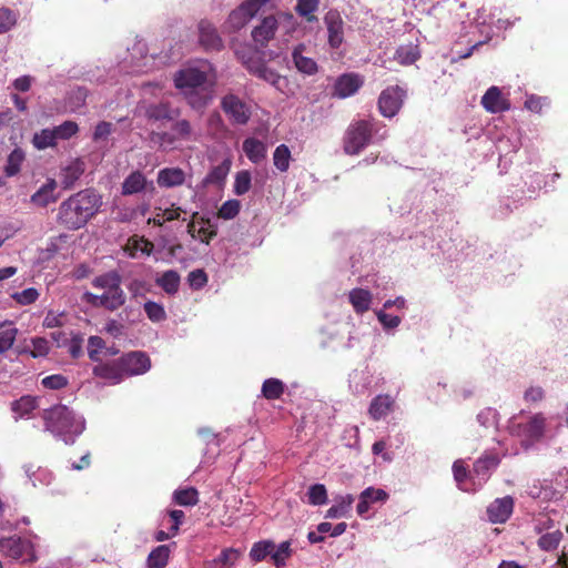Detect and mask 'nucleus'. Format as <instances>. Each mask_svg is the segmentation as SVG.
I'll return each instance as SVG.
<instances>
[{
  "label": "nucleus",
  "instance_id": "4468645a",
  "mask_svg": "<svg viewBox=\"0 0 568 568\" xmlns=\"http://www.w3.org/2000/svg\"><path fill=\"white\" fill-rule=\"evenodd\" d=\"M363 78L357 73H345L337 78L334 94L341 99L355 94L363 85Z\"/></svg>",
  "mask_w": 568,
  "mask_h": 568
},
{
  "label": "nucleus",
  "instance_id": "f03ea898",
  "mask_svg": "<svg viewBox=\"0 0 568 568\" xmlns=\"http://www.w3.org/2000/svg\"><path fill=\"white\" fill-rule=\"evenodd\" d=\"M122 276L118 271H109L92 280V286L103 290L102 294L85 292L83 301L93 307H102L110 312L118 311L125 304L126 295L121 287Z\"/></svg>",
  "mask_w": 568,
  "mask_h": 568
},
{
  "label": "nucleus",
  "instance_id": "603ef678",
  "mask_svg": "<svg viewBox=\"0 0 568 568\" xmlns=\"http://www.w3.org/2000/svg\"><path fill=\"white\" fill-rule=\"evenodd\" d=\"M241 210V202L239 200H229L224 202L217 211V216L223 220L234 219Z\"/></svg>",
  "mask_w": 568,
  "mask_h": 568
},
{
  "label": "nucleus",
  "instance_id": "680f3d73",
  "mask_svg": "<svg viewBox=\"0 0 568 568\" xmlns=\"http://www.w3.org/2000/svg\"><path fill=\"white\" fill-rule=\"evenodd\" d=\"M453 474H454V479L458 484L459 488H462V485L466 481V479L469 476L468 467L464 460L458 459V460L454 462Z\"/></svg>",
  "mask_w": 568,
  "mask_h": 568
},
{
  "label": "nucleus",
  "instance_id": "a878e982",
  "mask_svg": "<svg viewBox=\"0 0 568 568\" xmlns=\"http://www.w3.org/2000/svg\"><path fill=\"white\" fill-rule=\"evenodd\" d=\"M304 50V44H298L297 47H295V49L292 52L294 64L300 72L305 73L307 75H313L318 70L317 63L315 62L314 59L305 57L303 54Z\"/></svg>",
  "mask_w": 568,
  "mask_h": 568
},
{
  "label": "nucleus",
  "instance_id": "338daca9",
  "mask_svg": "<svg viewBox=\"0 0 568 568\" xmlns=\"http://www.w3.org/2000/svg\"><path fill=\"white\" fill-rule=\"evenodd\" d=\"M272 0H247L241 4L244 12L252 19Z\"/></svg>",
  "mask_w": 568,
  "mask_h": 568
},
{
  "label": "nucleus",
  "instance_id": "393cba45",
  "mask_svg": "<svg viewBox=\"0 0 568 568\" xmlns=\"http://www.w3.org/2000/svg\"><path fill=\"white\" fill-rule=\"evenodd\" d=\"M394 404L395 402L389 395H377L371 402L368 414L372 419L379 420L393 410Z\"/></svg>",
  "mask_w": 568,
  "mask_h": 568
},
{
  "label": "nucleus",
  "instance_id": "c85d7f7f",
  "mask_svg": "<svg viewBox=\"0 0 568 568\" xmlns=\"http://www.w3.org/2000/svg\"><path fill=\"white\" fill-rule=\"evenodd\" d=\"M285 384L278 378H267L263 382L261 393L267 400L280 399L285 392Z\"/></svg>",
  "mask_w": 568,
  "mask_h": 568
},
{
  "label": "nucleus",
  "instance_id": "39448f33",
  "mask_svg": "<svg viewBox=\"0 0 568 568\" xmlns=\"http://www.w3.org/2000/svg\"><path fill=\"white\" fill-rule=\"evenodd\" d=\"M509 429L511 435L519 437L521 445L528 448L544 437L546 417L542 413H536L527 422L516 423L513 420Z\"/></svg>",
  "mask_w": 568,
  "mask_h": 568
},
{
  "label": "nucleus",
  "instance_id": "72a5a7b5",
  "mask_svg": "<svg viewBox=\"0 0 568 568\" xmlns=\"http://www.w3.org/2000/svg\"><path fill=\"white\" fill-rule=\"evenodd\" d=\"M419 57L420 53L418 47L409 43L406 45L398 47L395 52L394 59L403 65H409L416 62L419 59Z\"/></svg>",
  "mask_w": 568,
  "mask_h": 568
},
{
  "label": "nucleus",
  "instance_id": "69168bd1",
  "mask_svg": "<svg viewBox=\"0 0 568 568\" xmlns=\"http://www.w3.org/2000/svg\"><path fill=\"white\" fill-rule=\"evenodd\" d=\"M42 385L49 389H61L68 385V378L60 374L47 376L42 379Z\"/></svg>",
  "mask_w": 568,
  "mask_h": 568
},
{
  "label": "nucleus",
  "instance_id": "aec40b11",
  "mask_svg": "<svg viewBox=\"0 0 568 568\" xmlns=\"http://www.w3.org/2000/svg\"><path fill=\"white\" fill-rule=\"evenodd\" d=\"M92 373L95 377L110 381L113 384H118L124 378L119 358L105 363L99 362V364L93 367Z\"/></svg>",
  "mask_w": 568,
  "mask_h": 568
},
{
  "label": "nucleus",
  "instance_id": "de8ad7c7",
  "mask_svg": "<svg viewBox=\"0 0 568 568\" xmlns=\"http://www.w3.org/2000/svg\"><path fill=\"white\" fill-rule=\"evenodd\" d=\"M144 312L148 318L153 323L162 322L166 318V313L163 305L155 303L153 301H148L144 303Z\"/></svg>",
  "mask_w": 568,
  "mask_h": 568
},
{
  "label": "nucleus",
  "instance_id": "4c0bfd02",
  "mask_svg": "<svg viewBox=\"0 0 568 568\" xmlns=\"http://www.w3.org/2000/svg\"><path fill=\"white\" fill-rule=\"evenodd\" d=\"M291 160V150L286 144L276 146L273 153V163L280 172H286L288 170Z\"/></svg>",
  "mask_w": 568,
  "mask_h": 568
},
{
  "label": "nucleus",
  "instance_id": "ea45409f",
  "mask_svg": "<svg viewBox=\"0 0 568 568\" xmlns=\"http://www.w3.org/2000/svg\"><path fill=\"white\" fill-rule=\"evenodd\" d=\"M200 227L196 232V239L201 242L209 244L212 239L217 234L216 225H214L210 219L205 216L199 217Z\"/></svg>",
  "mask_w": 568,
  "mask_h": 568
},
{
  "label": "nucleus",
  "instance_id": "8fccbe9b",
  "mask_svg": "<svg viewBox=\"0 0 568 568\" xmlns=\"http://www.w3.org/2000/svg\"><path fill=\"white\" fill-rule=\"evenodd\" d=\"M250 20L251 18L240 6L229 14L227 24L232 30L235 31L243 28Z\"/></svg>",
  "mask_w": 568,
  "mask_h": 568
},
{
  "label": "nucleus",
  "instance_id": "a19ab883",
  "mask_svg": "<svg viewBox=\"0 0 568 568\" xmlns=\"http://www.w3.org/2000/svg\"><path fill=\"white\" fill-rule=\"evenodd\" d=\"M320 0H297L296 12L304 17L308 22H314L317 18L314 12L318 9Z\"/></svg>",
  "mask_w": 568,
  "mask_h": 568
},
{
  "label": "nucleus",
  "instance_id": "49530a36",
  "mask_svg": "<svg viewBox=\"0 0 568 568\" xmlns=\"http://www.w3.org/2000/svg\"><path fill=\"white\" fill-rule=\"evenodd\" d=\"M24 154L20 149H14L8 156L4 172L7 176H13L20 171Z\"/></svg>",
  "mask_w": 568,
  "mask_h": 568
},
{
  "label": "nucleus",
  "instance_id": "9d476101",
  "mask_svg": "<svg viewBox=\"0 0 568 568\" xmlns=\"http://www.w3.org/2000/svg\"><path fill=\"white\" fill-rule=\"evenodd\" d=\"M123 377L144 374L151 366L150 357L143 352H130L119 358Z\"/></svg>",
  "mask_w": 568,
  "mask_h": 568
},
{
  "label": "nucleus",
  "instance_id": "e433bc0d",
  "mask_svg": "<svg viewBox=\"0 0 568 568\" xmlns=\"http://www.w3.org/2000/svg\"><path fill=\"white\" fill-rule=\"evenodd\" d=\"M275 544L272 540H262L255 542L250 550V558L254 562L264 560L274 550Z\"/></svg>",
  "mask_w": 568,
  "mask_h": 568
},
{
  "label": "nucleus",
  "instance_id": "09e8293b",
  "mask_svg": "<svg viewBox=\"0 0 568 568\" xmlns=\"http://www.w3.org/2000/svg\"><path fill=\"white\" fill-rule=\"evenodd\" d=\"M308 504L317 506L327 503V491L323 484H315L308 488Z\"/></svg>",
  "mask_w": 568,
  "mask_h": 568
},
{
  "label": "nucleus",
  "instance_id": "4be33fe9",
  "mask_svg": "<svg viewBox=\"0 0 568 568\" xmlns=\"http://www.w3.org/2000/svg\"><path fill=\"white\" fill-rule=\"evenodd\" d=\"M187 104L193 110H203L212 100V90L206 87H200L199 89H192L182 93Z\"/></svg>",
  "mask_w": 568,
  "mask_h": 568
},
{
  "label": "nucleus",
  "instance_id": "1a4fd4ad",
  "mask_svg": "<svg viewBox=\"0 0 568 568\" xmlns=\"http://www.w3.org/2000/svg\"><path fill=\"white\" fill-rule=\"evenodd\" d=\"M199 44L205 51H222L224 41L216 27L207 19H202L197 23Z\"/></svg>",
  "mask_w": 568,
  "mask_h": 568
},
{
  "label": "nucleus",
  "instance_id": "20e7f679",
  "mask_svg": "<svg viewBox=\"0 0 568 568\" xmlns=\"http://www.w3.org/2000/svg\"><path fill=\"white\" fill-rule=\"evenodd\" d=\"M375 119L354 120L345 131L343 150L348 155L359 154L372 141L375 131Z\"/></svg>",
  "mask_w": 568,
  "mask_h": 568
},
{
  "label": "nucleus",
  "instance_id": "f8f14e48",
  "mask_svg": "<svg viewBox=\"0 0 568 568\" xmlns=\"http://www.w3.org/2000/svg\"><path fill=\"white\" fill-rule=\"evenodd\" d=\"M148 189L154 190L153 182L148 181L144 173L140 170L132 171L121 184V194L124 196L145 192Z\"/></svg>",
  "mask_w": 568,
  "mask_h": 568
},
{
  "label": "nucleus",
  "instance_id": "f704fd0d",
  "mask_svg": "<svg viewBox=\"0 0 568 568\" xmlns=\"http://www.w3.org/2000/svg\"><path fill=\"white\" fill-rule=\"evenodd\" d=\"M292 554L291 541L286 540L281 542L277 547L275 546L274 550L271 552V560L276 568H283Z\"/></svg>",
  "mask_w": 568,
  "mask_h": 568
},
{
  "label": "nucleus",
  "instance_id": "e2e57ef3",
  "mask_svg": "<svg viewBox=\"0 0 568 568\" xmlns=\"http://www.w3.org/2000/svg\"><path fill=\"white\" fill-rule=\"evenodd\" d=\"M16 14L8 8L0 9V34L9 31L16 24Z\"/></svg>",
  "mask_w": 568,
  "mask_h": 568
},
{
  "label": "nucleus",
  "instance_id": "b1692460",
  "mask_svg": "<svg viewBox=\"0 0 568 568\" xmlns=\"http://www.w3.org/2000/svg\"><path fill=\"white\" fill-rule=\"evenodd\" d=\"M243 152L247 156V159L254 163L258 164L266 159L267 148L266 144L258 139L247 138L243 141Z\"/></svg>",
  "mask_w": 568,
  "mask_h": 568
},
{
  "label": "nucleus",
  "instance_id": "a211bd4d",
  "mask_svg": "<svg viewBox=\"0 0 568 568\" xmlns=\"http://www.w3.org/2000/svg\"><path fill=\"white\" fill-rule=\"evenodd\" d=\"M180 114L179 109L172 108L168 101L149 104L145 109V116L150 121H172Z\"/></svg>",
  "mask_w": 568,
  "mask_h": 568
},
{
  "label": "nucleus",
  "instance_id": "0eeeda50",
  "mask_svg": "<svg viewBox=\"0 0 568 568\" xmlns=\"http://www.w3.org/2000/svg\"><path fill=\"white\" fill-rule=\"evenodd\" d=\"M406 98V91L399 85H389L384 89L377 101L379 113L384 118L395 116L403 106Z\"/></svg>",
  "mask_w": 568,
  "mask_h": 568
},
{
  "label": "nucleus",
  "instance_id": "864d4df0",
  "mask_svg": "<svg viewBox=\"0 0 568 568\" xmlns=\"http://www.w3.org/2000/svg\"><path fill=\"white\" fill-rule=\"evenodd\" d=\"M255 77L270 83L277 90H282L281 83L283 82V78L275 70L268 68L267 64H265Z\"/></svg>",
  "mask_w": 568,
  "mask_h": 568
},
{
  "label": "nucleus",
  "instance_id": "6ab92c4d",
  "mask_svg": "<svg viewBox=\"0 0 568 568\" xmlns=\"http://www.w3.org/2000/svg\"><path fill=\"white\" fill-rule=\"evenodd\" d=\"M483 106L490 113H498L509 110V102L503 98L497 87H490L481 98Z\"/></svg>",
  "mask_w": 568,
  "mask_h": 568
},
{
  "label": "nucleus",
  "instance_id": "2f4dec72",
  "mask_svg": "<svg viewBox=\"0 0 568 568\" xmlns=\"http://www.w3.org/2000/svg\"><path fill=\"white\" fill-rule=\"evenodd\" d=\"M169 557L170 547L168 545L158 546L149 554L146 565L149 568H165Z\"/></svg>",
  "mask_w": 568,
  "mask_h": 568
},
{
  "label": "nucleus",
  "instance_id": "412c9836",
  "mask_svg": "<svg viewBox=\"0 0 568 568\" xmlns=\"http://www.w3.org/2000/svg\"><path fill=\"white\" fill-rule=\"evenodd\" d=\"M185 182V173L180 168H164L158 172L156 183L160 187L171 189Z\"/></svg>",
  "mask_w": 568,
  "mask_h": 568
},
{
  "label": "nucleus",
  "instance_id": "774afa93",
  "mask_svg": "<svg viewBox=\"0 0 568 568\" xmlns=\"http://www.w3.org/2000/svg\"><path fill=\"white\" fill-rule=\"evenodd\" d=\"M113 131V124L111 122H106V121H101L99 122L95 128H94V132H93V141L98 142V141H102V140H106L109 138V135L112 133Z\"/></svg>",
  "mask_w": 568,
  "mask_h": 568
},
{
  "label": "nucleus",
  "instance_id": "79ce46f5",
  "mask_svg": "<svg viewBox=\"0 0 568 568\" xmlns=\"http://www.w3.org/2000/svg\"><path fill=\"white\" fill-rule=\"evenodd\" d=\"M354 497L352 495H346L342 497L336 505H333L329 509H327L326 518L344 517L351 509Z\"/></svg>",
  "mask_w": 568,
  "mask_h": 568
},
{
  "label": "nucleus",
  "instance_id": "f3484780",
  "mask_svg": "<svg viewBox=\"0 0 568 568\" xmlns=\"http://www.w3.org/2000/svg\"><path fill=\"white\" fill-rule=\"evenodd\" d=\"M499 463L500 458L496 454H486L474 463L473 474L478 478L479 486L489 479L491 470L496 469Z\"/></svg>",
  "mask_w": 568,
  "mask_h": 568
},
{
  "label": "nucleus",
  "instance_id": "6e6552de",
  "mask_svg": "<svg viewBox=\"0 0 568 568\" xmlns=\"http://www.w3.org/2000/svg\"><path fill=\"white\" fill-rule=\"evenodd\" d=\"M221 109L232 124L245 125L251 119L252 112L250 106L233 93L225 94L222 98Z\"/></svg>",
  "mask_w": 568,
  "mask_h": 568
},
{
  "label": "nucleus",
  "instance_id": "a18cd8bd",
  "mask_svg": "<svg viewBox=\"0 0 568 568\" xmlns=\"http://www.w3.org/2000/svg\"><path fill=\"white\" fill-rule=\"evenodd\" d=\"M252 185V176L251 173L247 170H242L236 173L234 185H233V192L236 195H244L247 193Z\"/></svg>",
  "mask_w": 568,
  "mask_h": 568
},
{
  "label": "nucleus",
  "instance_id": "5701e85b",
  "mask_svg": "<svg viewBox=\"0 0 568 568\" xmlns=\"http://www.w3.org/2000/svg\"><path fill=\"white\" fill-rule=\"evenodd\" d=\"M85 171V163L81 159L72 160L61 170V184L63 189H70Z\"/></svg>",
  "mask_w": 568,
  "mask_h": 568
},
{
  "label": "nucleus",
  "instance_id": "4d7b16f0",
  "mask_svg": "<svg viewBox=\"0 0 568 568\" xmlns=\"http://www.w3.org/2000/svg\"><path fill=\"white\" fill-rule=\"evenodd\" d=\"M17 334L18 329L16 327H10L0 332V355L12 347Z\"/></svg>",
  "mask_w": 568,
  "mask_h": 568
},
{
  "label": "nucleus",
  "instance_id": "58836bf2",
  "mask_svg": "<svg viewBox=\"0 0 568 568\" xmlns=\"http://www.w3.org/2000/svg\"><path fill=\"white\" fill-rule=\"evenodd\" d=\"M173 499L180 506H195L199 503V493L194 487L178 489L173 494Z\"/></svg>",
  "mask_w": 568,
  "mask_h": 568
},
{
  "label": "nucleus",
  "instance_id": "13d9d810",
  "mask_svg": "<svg viewBox=\"0 0 568 568\" xmlns=\"http://www.w3.org/2000/svg\"><path fill=\"white\" fill-rule=\"evenodd\" d=\"M546 392L541 386H529L524 392V400L528 404H537L545 399Z\"/></svg>",
  "mask_w": 568,
  "mask_h": 568
},
{
  "label": "nucleus",
  "instance_id": "bb28decb",
  "mask_svg": "<svg viewBox=\"0 0 568 568\" xmlns=\"http://www.w3.org/2000/svg\"><path fill=\"white\" fill-rule=\"evenodd\" d=\"M372 298V293L364 288H354L348 294L349 303L357 314H363L369 310Z\"/></svg>",
  "mask_w": 568,
  "mask_h": 568
},
{
  "label": "nucleus",
  "instance_id": "423d86ee",
  "mask_svg": "<svg viewBox=\"0 0 568 568\" xmlns=\"http://www.w3.org/2000/svg\"><path fill=\"white\" fill-rule=\"evenodd\" d=\"M0 552L6 557L22 561L33 562L37 560L32 542L16 535L0 539Z\"/></svg>",
  "mask_w": 568,
  "mask_h": 568
},
{
  "label": "nucleus",
  "instance_id": "0e129e2a",
  "mask_svg": "<svg viewBox=\"0 0 568 568\" xmlns=\"http://www.w3.org/2000/svg\"><path fill=\"white\" fill-rule=\"evenodd\" d=\"M241 552L235 548H226L221 551L220 556L215 559V562L221 564L223 566H233L235 561L240 558Z\"/></svg>",
  "mask_w": 568,
  "mask_h": 568
},
{
  "label": "nucleus",
  "instance_id": "cd10ccee",
  "mask_svg": "<svg viewBox=\"0 0 568 568\" xmlns=\"http://www.w3.org/2000/svg\"><path fill=\"white\" fill-rule=\"evenodd\" d=\"M55 187V181L50 180L31 195V203L40 207H45L50 203L55 202V197L53 195Z\"/></svg>",
  "mask_w": 568,
  "mask_h": 568
},
{
  "label": "nucleus",
  "instance_id": "ddd939ff",
  "mask_svg": "<svg viewBox=\"0 0 568 568\" xmlns=\"http://www.w3.org/2000/svg\"><path fill=\"white\" fill-rule=\"evenodd\" d=\"M514 510V499L510 496L497 498L487 507L488 520L493 524H504Z\"/></svg>",
  "mask_w": 568,
  "mask_h": 568
},
{
  "label": "nucleus",
  "instance_id": "bf43d9fd",
  "mask_svg": "<svg viewBox=\"0 0 568 568\" xmlns=\"http://www.w3.org/2000/svg\"><path fill=\"white\" fill-rule=\"evenodd\" d=\"M361 497L366 498L369 504L386 501L388 494L382 488L367 487L361 493Z\"/></svg>",
  "mask_w": 568,
  "mask_h": 568
},
{
  "label": "nucleus",
  "instance_id": "052dcab7",
  "mask_svg": "<svg viewBox=\"0 0 568 568\" xmlns=\"http://www.w3.org/2000/svg\"><path fill=\"white\" fill-rule=\"evenodd\" d=\"M187 282H189V284H190V286L192 288L200 290V288H202L203 286L206 285V283H207V275L201 268L193 270L187 275Z\"/></svg>",
  "mask_w": 568,
  "mask_h": 568
},
{
  "label": "nucleus",
  "instance_id": "7ed1b4c3",
  "mask_svg": "<svg viewBox=\"0 0 568 568\" xmlns=\"http://www.w3.org/2000/svg\"><path fill=\"white\" fill-rule=\"evenodd\" d=\"M45 429L62 438L65 444L81 433L82 427L75 422L72 412L64 405H55L43 412Z\"/></svg>",
  "mask_w": 568,
  "mask_h": 568
},
{
  "label": "nucleus",
  "instance_id": "3c124183",
  "mask_svg": "<svg viewBox=\"0 0 568 568\" xmlns=\"http://www.w3.org/2000/svg\"><path fill=\"white\" fill-rule=\"evenodd\" d=\"M57 140H69L79 131V125L74 121H64L62 124L53 128Z\"/></svg>",
  "mask_w": 568,
  "mask_h": 568
},
{
  "label": "nucleus",
  "instance_id": "473e14b6",
  "mask_svg": "<svg viewBox=\"0 0 568 568\" xmlns=\"http://www.w3.org/2000/svg\"><path fill=\"white\" fill-rule=\"evenodd\" d=\"M231 169V161L224 160L221 164L214 166L203 180L205 185L215 184L221 185L224 183Z\"/></svg>",
  "mask_w": 568,
  "mask_h": 568
},
{
  "label": "nucleus",
  "instance_id": "f257e3e1",
  "mask_svg": "<svg viewBox=\"0 0 568 568\" xmlns=\"http://www.w3.org/2000/svg\"><path fill=\"white\" fill-rule=\"evenodd\" d=\"M102 204V195L97 190H81L60 203L55 222L64 230L78 231L99 213Z\"/></svg>",
  "mask_w": 568,
  "mask_h": 568
},
{
  "label": "nucleus",
  "instance_id": "c9c22d12",
  "mask_svg": "<svg viewBox=\"0 0 568 568\" xmlns=\"http://www.w3.org/2000/svg\"><path fill=\"white\" fill-rule=\"evenodd\" d=\"M57 136L53 129H42L40 132L34 133L32 143L36 149L44 150L53 148L57 144Z\"/></svg>",
  "mask_w": 568,
  "mask_h": 568
},
{
  "label": "nucleus",
  "instance_id": "c03bdc74",
  "mask_svg": "<svg viewBox=\"0 0 568 568\" xmlns=\"http://www.w3.org/2000/svg\"><path fill=\"white\" fill-rule=\"evenodd\" d=\"M562 539V532L560 530H554L551 532L544 534L538 539V546L545 551L556 549Z\"/></svg>",
  "mask_w": 568,
  "mask_h": 568
},
{
  "label": "nucleus",
  "instance_id": "6e6d98bb",
  "mask_svg": "<svg viewBox=\"0 0 568 568\" xmlns=\"http://www.w3.org/2000/svg\"><path fill=\"white\" fill-rule=\"evenodd\" d=\"M105 347V342L100 336H90L88 339V355L93 362H100V351Z\"/></svg>",
  "mask_w": 568,
  "mask_h": 568
},
{
  "label": "nucleus",
  "instance_id": "5fc2aeb1",
  "mask_svg": "<svg viewBox=\"0 0 568 568\" xmlns=\"http://www.w3.org/2000/svg\"><path fill=\"white\" fill-rule=\"evenodd\" d=\"M11 297L19 304V305H30L34 303L39 298V292L34 287H29L23 290L22 292H16L11 295Z\"/></svg>",
  "mask_w": 568,
  "mask_h": 568
},
{
  "label": "nucleus",
  "instance_id": "7c9ffc66",
  "mask_svg": "<svg viewBox=\"0 0 568 568\" xmlns=\"http://www.w3.org/2000/svg\"><path fill=\"white\" fill-rule=\"evenodd\" d=\"M38 406L37 398L30 395L20 397L11 404V410L16 414V418H22L31 414Z\"/></svg>",
  "mask_w": 568,
  "mask_h": 568
},
{
  "label": "nucleus",
  "instance_id": "37998d69",
  "mask_svg": "<svg viewBox=\"0 0 568 568\" xmlns=\"http://www.w3.org/2000/svg\"><path fill=\"white\" fill-rule=\"evenodd\" d=\"M171 130L175 135V140L190 141L193 139V128L186 119L178 120L172 124Z\"/></svg>",
  "mask_w": 568,
  "mask_h": 568
},
{
  "label": "nucleus",
  "instance_id": "dca6fc26",
  "mask_svg": "<svg viewBox=\"0 0 568 568\" xmlns=\"http://www.w3.org/2000/svg\"><path fill=\"white\" fill-rule=\"evenodd\" d=\"M277 20L274 16L265 17L262 22L252 30L254 42L261 47H265L272 40L277 30Z\"/></svg>",
  "mask_w": 568,
  "mask_h": 568
},
{
  "label": "nucleus",
  "instance_id": "9b49d317",
  "mask_svg": "<svg viewBox=\"0 0 568 568\" xmlns=\"http://www.w3.org/2000/svg\"><path fill=\"white\" fill-rule=\"evenodd\" d=\"M207 74L196 68L180 70L174 75V85L182 93L206 84Z\"/></svg>",
  "mask_w": 568,
  "mask_h": 568
},
{
  "label": "nucleus",
  "instance_id": "2eb2a0df",
  "mask_svg": "<svg viewBox=\"0 0 568 568\" xmlns=\"http://www.w3.org/2000/svg\"><path fill=\"white\" fill-rule=\"evenodd\" d=\"M328 33V44L338 49L344 41L343 20L337 11H328L324 17Z\"/></svg>",
  "mask_w": 568,
  "mask_h": 568
},
{
  "label": "nucleus",
  "instance_id": "c756f323",
  "mask_svg": "<svg viewBox=\"0 0 568 568\" xmlns=\"http://www.w3.org/2000/svg\"><path fill=\"white\" fill-rule=\"evenodd\" d=\"M181 277L176 271L169 270L165 271L159 278H156L155 283L160 286L166 294L174 295L178 293L180 287Z\"/></svg>",
  "mask_w": 568,
  "mask_h": 568
}]
</instances>
